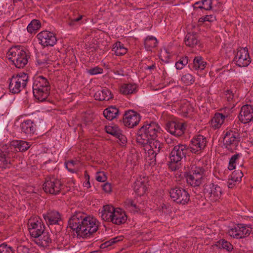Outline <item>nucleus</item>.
Masks as SVG:
<instances>
[{"label":"nucleus","instance_id":"f257e3e1","mask_svg":"<svg viewBox=\"0 0 253 253\" xmlns=\"http://www.w3.org/2000/svg\"><path fill=\"white\" fill-rule=\"evenodd\" d=\"M68 221V226L75 231L78 238L87 239L98 229V221L81 211H76Z\"/></svg>","mask_w":253,"mask_h":253},{"label":"nucleus","instance_id":"f03ea898","mask_svg":"<svg viewBox=\"0 0 253 253\" xmlns=\"http://www.w3.org/2000/svg\"><path fill=\"white\" fill-rule=\"evenodd\" d=\"M161 128L156 123L151 121L144 122L143 126L138 129L136 134L137 143L141 146L146 147L152 144L153 141L158 137Z\"/></svg>","mask_w":253,"mask_h":253},{"label":"nucleus","instance_id":"7ed1b4c3","mask_svg":"<svg viewBox=\"0 0 253 253\" xmlns=\"http://www.w3.org/2000/svg\"><path fill=\"white\" fill-rule=\"evenodd\" d=\"M51 86L48 80L42 76L34 77L33 83V93L40 102L45 101L50 93Z\"/></svg>","mask_w":253,"mask_h":253},{"label":"nucleus","instance_id":"20e7f679","mask_svg":"<svg viewBox=\"0 0 253 253\" xmlns=\"http://www.w3.org/2000/svg\"><path fill=\"white\" fill-rule=\"evenodd\" d=\"M9 60L17 68H23L28 63L30 56L26 52L25 48L21 45L11 47L7 53Z\"/></svg>","mask_w":253,"mask_h":253},{"label":"nucleus","instance_id":"39448f33","mask_svg":"<svg viewBox=\"0 0 253 253\" xmlns=\"http://www.w3.org/2000/svg\"><path fill=\"white\" fill-rule=\"evenodd\" d=\"M28 80L29 76L24 72L13 75L11 78L9 79V91L13 94L20 93L26 87Z\"/></svg>","mask_w":253,"mask_h":253},{"label":"nucleus","instance_id":"423d86ee","mask_svg":"<svg viewBox=\"0 0 253 253\" xmlns=\"http://www.w3.org/2000/svg\"><path fill=\"white\" fill-rule=\"evenodd\" d=\"M240 141V133L238 129L234 128L226 131L223 138V145L228 151L233 152Z\"/></svg>","mask_w":253,"mask_h":253},{"label":"nucleus","instance_id":"0eeeda50","mask_svg":"<svg viewBox=\"0 0 253 253\" xmlns=\"http://www.w3.org/2000/svg\"><path fill=\"white\" fill-rule=\"evenodd\" d=\"M169 194L172 200L179 205H185L190 201V195L184 189L180 187L171 188Z\"/></svg>","mask_w":253,"mask_h":253},{"label":"nucleus","instance_id":"6e6552de","mask_svg":"<svg viewBox=\"0 0 253 253\" xmlns=\"http://www.w3.org/2000/svg\"><path fill=\"white\" fill-rule=\"evenodd\" d=\"M62 186L60 180L53 176H48L43 184V189L46 194L56 195L61 192Z\"/></svg>","mask_w":253,"mask_h":253},{"label":"nucleus","instance_id":"1a4fd4ad","mask_svg":"<svg viewBox=\"0 0 253 253\" xmlns=\"http://www.w3.org/2000/svg\"><path fill=\"white\" fill-rule=\"evenodd\" d=\"M203 193L205 197L212 202H216L220 199L222 190L221 188L213 183H206L203 186Z\"/></svg>","mask_w":253,"mask_h":253},{"label":"nucleus","instance_id":"9d476101","mask_svg":"<svg viewBox=\"0 0 253 253\" xmlns=\"http://www.w3.org/2000/svg\"><path fill=\"white\" fill-rule=\"evenodd\" d=\"M173 146L169 154V158L171 162L177 163L186 157L190 149L189 146L185 144L178 143L173 145Z\"/></svg>","mask_w":253,"mask_h":253},{"label":"nucleus","instance_id":"9b49d317","mask_svg":"<svg viewBox=\"0 0 253 253\" xmlns=\"http://www.w3.org/2000/svg\"><path fill=\"white\" fill-rule=\"evenodd\" d=\"M234 61L239 67H247L251 62L248 48L239 47L234 58Z\"/></svg>","mask_w":253,"mask_h":253},{"label":"nucleus","instance_id":"f8f14e48","mask_svg":"<svg viewBox=\"0 0 253 253\" xmlns=\"http://www.w3.org/2000/svg\"><path fill=\"white\" fill-rule=\"evenodd\" d=\"M39 217L30 219L28 222V230L31 236L35 239L44 231V225Z\"/></svg>","mask_w":253,"mask_h":253},{"label":"nucleus","instance_id":"ddd939ff","mask_svg":"<svg viewBox=\"0 0 253 253\" xmlns=\"http://www.w3.org/2000/svg\"><path fill=\"white\" fill-rule=\"evenodd\" d=\"M252 231L250 225L244 224H237L229 230V235L237 239H241L250 235Z\"/></svg>","mask_w":253,"mask_h":253},{"label":"nucleus","instance_id":"4468645a","mask_svg":"<svg viewBox=\"0 0 253 253\" xmlns=\"http://www.w3.org/2000/svg\"><path fill=\"white\" fill-rule=\"evenodd\" d=\"M207 138L202 135H195L189 145L190 151L194 154H199L204 149L207 144Z\"/></svg>","mask_w":253,"mask_h":253},{"label":"nucleus","instance_id":"2eb2a0df","mask_svg":"<svg viewBox=\"0 0 253 253\" xmlns=\"http://www.w3.org/2000/svg\"><path fill=\"white\" fill-rule=\"evenodd\" d=\"M140 120L139 114L132 110H129L124 114L123 122L125 126L132 128L139 124Z\"/></svg>","mask_w":253,"mask_h":253},{"label":"nucleus","instance_id":"dca6fc26","mask_svg":"<svg viewBox=\"0 0 253 253\" xmlns=\"http://www.w3.org/2000/svg\"><path fill=\"white\" fill-rule=\"evenodd\" d=\"M39 43L43 46H53L57 42L55 35L48 31H42L37 35Z\"/></svg>","mask_w":253,"mask_h":253},{"label":"nucleus","instance_id":"f3484780","mask_svg":"<svg viewBox=\"0 0 253 253\" xmlns=\"http://www.w3.org/2000/svg\"><path fill=\"white\" fill-rule=\"evenodd\" d=\"M42 216L47 225H61L63 223L62 215L57 211L49 210Z\"/></svg>","mask_w":253,"mask_h":253},{"label":"nucleus","instance_id":"a211bd4d","mask_svg":"<svg viewBox=\"0 0 253 253\" xmlns=\"http://www.w3.org/2000/svg\"><path fill=\"white\" fill-rule=\"evenodd\" d=\"M166 129L170 134L176 136H180L184 134L185 127L182 123L170 121L166 124Z\"/></svg>","mask_w":253,"mask_h":253},{"label":"nucleus","instance_id":"6ab92c4d","mask_svg":"<svg viewBox=\"0 0 253 253\" xmlns=\"http://www.w3.org/2000/svg\"><path fill=\"white\" fill-rule=\"evenodd\" d=\"M151 144L148 145L151 148V149H148V154L149 155L153 156L151 160H154L153 161L156 162L157 158L159 157L161 154H164L165 153L164 144L155 140L153 144L152 145Z\"/></svg>","mask_w":253,"mask_h":253},{"label":"nucleus","instance_id":"aec40b11","mask_svg":"<svg viewBox=\"0 0 253 253\" xmlns=\"http://www.w3.org/2000/svg\"><path fill=\"white\" fill-rule=\"evenodd\" d=\"M239 119L243 124L250 122L253 119V106L250 104L243 105L241 109Z\"/></svg>","mask_w":253,"mask_h":253},{"label":"nucleus","instance_id":"412c9836","mask_svg":"<svg viewBox=\"0 0 253 253\" xmlns=\"http://www.w3.org/2000/svg\"><path fill=\"white\" fill-rule=\"evenodd\" d=\"M51 234L45 230L43 233H41L39 236L36 238L34 241L38 246L44 248L49 247L50 245L52 243V239L50 237Z\"/></svg>","mask_w":253,"mask_h":253},{"label":"nucleus","instance_id":"4be33fe9","mask_svg":"<svg viewBox=\"0 0 253 253\" xmlns=\"http://www.w3.org/2000/svg\"><path fill=\"white\" fill-rule=\"evenodd\" d=\"M127 219V216L125 211H122L120 208L116 209L112 215V219L110 222L113 224L120 225L126 222Z\"/></svg>","mask_w":253,"mask_h":253},{"label":"nucleus","instance_id":"5701e85b","mask_svg":"<svg viewBox=\"0 0 253 253\" xmlns=\"http://www.w3.org/2000/svg\"><path fill=\"white\" fill-rule=\"evenodd\" d=\"M20 127L21 131L26 134H33L36 130V124L30 120L24 121L20 124Z\"/></svg>","mask_w":253,"mask_h":253},{"label":"nucleus","instance_id":"b1692460","mask_svg":"<svg viewBox=\"0 0 253 253\" xmlns=\"http://www.w3.org/2000/svg\"><path fill=\"white\" fill-rule=\"evenodd\" d=\"M94 97L98 101H108L113 98V95L109 89L104 87L101 90L96 91Z\"/></svg>","mask_w":253,"mask_h":253},{"label":"nucleus","instance_id":"393cba45","mask_svg":"<svg viewBox=\"0 0 253 253\" xmlns=\"http://www.w3.org/2000/svg\"><path fill=\"white\" fill-rule=\"evenodd\" d=\"M115 210L112 206L105 205L103 206V210L99 212V214H100V216L103 220L110 222Z\"/></svg>","mask_w":253,"mask_h":253},{"label":"nucleus","instance_id":"a878e982","mask_svg":"<svg viewBox=\"0 0 253 253\" xmlns=\"http://www.w3.org/2000/svg\"><path fill=\"white\" fill-rule=\"evenodd\" d=\"M184 176L186 177L187 183L192 187H197L200 186L202 183L203 177H200L196 175L185 172Z\"/></svg>","mask_w":253,"mask_h":253},{"label":"nucleus","instance_id":"bb28decb","mask_svg":"<svg viewBox=\"0 0 253 253\" xmlns=\"http://www.w3.org/2000/svg\"><path fill=\"white\" fill-rule=\"evenodd\" d=\"M184 42L187 46L194 47L199 43L200 41L198 35L196 33H188L185 37Z\"/></svg>","mask_w":253,"mask_h":253},{"label":"nucleus","instance_id":"cd10ccee","mask_svg":"<svg viewBox=\"0 0 253 253\" xmlns=\"http://www.w3.org/2000/svg\"><path fill=\"white\" fill-rule=\"evenodd\" d=\"M119 114V110L116 107L111 106L105 109L103 111L104 116L108 120L116 118Z\"/></svg>","mask_w":253,"mask_h":253},{"label":"nucleus","instance_id":"c85d7f7f","mask_svg":"<svg viewBox=\"0 0 253 253\" xmlns=\"http://www.w3.org/2000/svg\"><path fill=\"white\" fill-rule=\"evenodd\" d=\"M137 91V86L135 84H125L120 88V92L124 94L135 93Z\"/></svg>","mask_w":253,"mask_h":253},{"label":"nucleus","instance_id":"c756f323","mask_svg":"<svg viewBox=\"0 0 253 253\" xmlns=\"http://www.w3.org/2000/svg\"><path fill=\"white\" fill-rule=\"evenodd\" d=\"M228 117V115L226 113H216L212 120V123L213 124L214 127L219 128L223 124L225 118Z\"/></svg>","mask_w":253,"mask_h":253},{"label":"nucleus","instance_id":"7c9ffc66","mask_svg":"<svg viewBox=\"0 0 253 253\" xmlns=\"http://www.w3.org/2000/svg\"><path fill=\"white\" fill-rule=\"evenodd\" d=\"M8 153L0 149V168L5 169L10 165V158L8 157Z\"/></svg>","mask_w":253,"mask_h":253},{"label":"nucleus","instance_id":"2f4dec72","mask_svg":"<svg viewBox=\"0 0 253 253\" xmlns=\"http://www.w3.org/2000/svg\"><path fill=\"white\" fill-rule=\"evenodd\" d=\"M207 65V63L203 60L201 56H196L193 61L192 68L195 70H204Z\"/></svg>","mask_w":253,"mask_h":253},{"label":"nucleus","instance_id":"473e14b6","mask_svg":"<svg viewBox=\"0 0 253 253\" xmlns=\"http://www.w3.org/2000/svg\"><path fill=\"white\" fill-rule=\"evenodd\" d=\"M112 51L117 56H122L127 52V49L124 47V44L120 42H117L114 45Z\"/></svg>","mask_w":253,"mask_h":253},{"label":"nucleus","instance_id":"72a5a7b5","mask_svg":"<svg viewBox=\"0 0 253 253\" xmlns=\"http://www.w3.org/2000/svg\"><path fill=\"white\" fill-rule=\"evenodd\" d=\"M157 39L153 36H148L145 40L144 46L147 51L151 50L152 48L157 46Z\"/></svg>","mask_w":253,"mask_h":253},{"label":"nucleus","instance_id":"f704fd0d","mask_svg":"<svg viewBox=\"0 0 253 253\" xmlns=\"http://www.w3.org/2000/svg\"><path fill=\"white\" fill-rule=\"evenodd\" d=\"M188 173L200 176V177H203L205 174V169L203 167H197L195 165H192L191 166L188 172Z\"/></svg>","mask_w":253,"mask_h":253},{"label":"nucleus","instance_id":"c9c22d12","mask_svg":"<svg viewBox=\"0 0 253 253\" xmlns=\"http://www.w3.org/2000/svg\"><path fill=\"white\" fill-rule=\"evenodd\" d=\"M134 186V190L137 195L139 196L143 195L146 192L147 187L144 182L138 181L135 183Z\"/></svg>","mask_w":253,"mask_h":253},{"label":"nucleus","instance_id":"e433bc0d","mask_svg":"<svg viewBox=\"0 0 253 253\" xmlns=\"http://www.w3.org/2000/svg\"><path fill=\"white\" fill-rule=\"evenodd\" d=\"M41 27V24L40 21L37 19H33L28 25L27 30L29 33H32L39 29Z\"/></svg>","mask_w":253,"mask_h":253},{"label":"nucleus","instance_id":"4c0bfd02","mask_svg":"<svg viewBox=\"0 0 253 253\" xmlns=\"http://www.w3.org/2000/svg\"><path fill=\"white\" fill-rule=\"evenodd\" d=\"M233 174H238V176L235 177V176H233L231 179H229L228 182V186L229 188H232L235 185L234 182L236 181H240L241 180V178L243 176V173L242 170L234 171Z\"/></svg>","mask_w":253,"mask_h":253},{"label":"nucleus","instance_id":"58836bf2","mask_svg":"<svg viewBox=\"0 0 253 253\" xmlns=\"http://www.w3.org/2000/svg\"><path fill=\"white\" fill-rule=\"evenodd\" d=\"M105 128V131L107 133L110 134L116 137H119V134H120V132L121 130L117 126H106Z\"/></svg>","mask_w":253,"mask_h":253},{"label":"nucleus","instance_id":"ea45409f","mask_svg":"<svg viewBox=\"0 0 253 253\" xmlns=\"http://www.w3.org/2000/svg\"><path fill=\"white\" fill-rule=\"evenodd\" d=\"M179 59L175 63V67L177 70H181L186 65L189 61V58L187 56H180Z\"/></svg>","mask_w":253,"mask_h":253},{"label":"nucleus","instance_id":"a19ab883","mask_svg":"<svg viewBox=\"0 0 253 253\" xmlns=\"http://www.w3.org/2000/svg\"><path fill=\"white\" fill-rule=\"evenodd\" d=\"M16 148L18 149L20 152H25L27 150L30 146L29 142L23 140H19L16 142L15 145Z\"/></svg>","mask_w":253,"mask_h":253},{"label":"nucleus","instance_id":"79ce46f5","mask_svg":"<svg viewBox=\"0 0 253 253\" xmlns=\"http://www.w3.org/2000/svg\"><path fill=\"white\" fill-rule=\"evenodd\" d=\"M126 208L131 209L134 212H138L140 209L134 201L131 199H126L125 202Z\"/></svg>","mask_w":253,"mask_h":253},{"label":"nucleus","instance_id":"37998d69","mask_svg":"<svg viewBox=\"0 0 253 253\" xmlns=\"http://www.w3.org/2000/svg\"><path fill=\"white\" fill-rule=\"evenodd\" d=\"M218 246L220 248L225 249L228 252H231L233 249V245L224 239L219 240Z\"/></svg>","mask_w":253,"mask_h":253},{"label":"nucleus","instance_id":"c03bdc74","mask_svg":"<svg viewBox=\"0 0 253 253\" xmlns=\"http://www.w3.org/2000/svg\"><path fill=\"white\" fill-rule=\"evenodd\" d=\"M241 157V155L240 154H236L232 156L230 159L228 167L229 170H233L236 168V163Z\"/></svg>","mask_w":253,"mask_h":253},{"label":"nucleus","instance_id":"a18cd8bd","mask_svg":"<svg viewBox=\"0 0 253 253\" xmlns=\"http://www.w3.org/2000/svg\"><path fill=\"white\" fill-rule=\"evenodd\" d=\"M181 81L186 85L192 84L194 82V78L190 74H186L181 77Z\"/></svg>","mask_w":253,"mask_h":253},{"label":"nucleus","instance_id":"49530a36","mask_svg":"<svg viewBox=\"0 0 253 253\" xmlns=\"http://www.w3.org/2000/svg\"><path fill=\"white\" fill-rule=\"evenodd\" d=\"M215 0H202V9L210 10L212 9V4Z\"/></svg>","mask_w":253,"mask_h":253},{"label":"nucleus","instance_id":"de8ad7c7","mask_svg":"<svg viewBox=\"0 0 253 253\" xmlns=\"http://www.w3.org/2000/svg\"><path fill=\"white\" fill-rule=\"evenodd\" d=\"M216 20V17L215 15H212V14H210V15H207L205 16H203V17H201L200 18H199V19L198 20V22L201 24L203 23L206 21L212 22L215 21Z\"/></svg>","mask_w":253,"mask_h":253},{"label":"nucleus","instance_id":"09e8293b","mask_svg":"<svg viewBox=\"0 0 253 253\" xmlns=\"http://www.w3.org/2000/svg\"><path fill=\"white\" fill-rule=\"evenodd\" d=\"M103 69L98 66L86 69V72L91 75H95L102 74L103 73Z\"/></svg>","mask_w":253,"mask_h":253},{"label":"nucleus","instance_id":"8fccbe9b","mask_svg":"<svg viewBox=\"0 0 253 253\" xmlns=\"http://www.w3.org/2000/svg\"><path fill=\"white\" fill-rule=\"evenodd\" d=\"M0 253H13L12 248L6 243H2L0 245Z\"/></svg>","mask_w":253,"mask_h":253},{"label":"nucleus","instance_id":"3c124183","mask_svg":"<svg viewBox=\"0 0 253 253\" xmlns=\"http://www.w3.org/2000/svg\"><path fill=\"white\" fill-rule=\"evenodd\" d=\"M96 179L98 182H104L107 177L103 172H98L96 176Z\"/></svg>","mask_w":253,"mask_h":253},{"label":"nucleus","instance_id":"603ef678","mask_svg":"<svg viewBox=\"0 0 253 253\" xmlns=\"http://www.w3.org/2000/svg\"><path fill=\"white\" fill-rule=\"evenodd\" d=\"M225 95L227 100L228 102L232 101L234 96V94L233 91L230 90H227L225 92Z\"/></svg>","mask_w":253,"mask_h":253},{"label":"nucleus","instance_id":"864d4df0","mask_svg":"<svg viewBox=\"0 0 253 253\" xmlns=\"http://www.w3.org/2000/svg\"><path fill=\"white\" fill-rule=\"evenodd\" d=\"M84 176L85 181L84 183V187H86L87 188L90 187V184L89 182V175L87 170L84 171Z\"/></svg>","mask_w":253,"mask_h":253},{"label":"nucleus","instance_id":"5fc2aeb1","mask_svg":"<svg viewBox=\"0 0 253 253\" xmlns=\"http://www.w3.org/2000/svg\"><path fill=\"white\" fill-rule=\"evenodd\" d=\"M18 253H29V249L25 246H19L17 249Z\"/></svg>","mask_w":253,"mask_h":253},{"label":"nucleus","instance_id":"6e6d98bb","mask_svg":"<svg viewBox=\"0 0 253 253\" xmlns=\"http://www.w3.org/2000/svg\"><path fill=\"white\" fill-rule=\"evenodd\" d=\"M74 164H75V162L73 161H69L68 162L66 163V168L69 171H70L73 173H75L76 171L75 170V169H72V168H69V167L70 166L73 167V166H74Z\"/></svg>","mask_w":253,"mask_h":253},{"label":"nucleus","instance_id":"4d7b16f0","mask_svg":"<svg viewBox=\"0 0 253 253\" xmlns=\"http://www.w3.org/2000/svg\"><path fill=\"white\" fill-rule=\"evenodd\" d=\"M102 187L103 191L106 193H109L112 190L111 185L108 182H106V183L104 184Z\"/></svg>","mask_w":253,"mask_h":253},{"label":"nucleus","instance_id":"13d9d810","mask_svg":"<svg viewBox=\"0 0 253 253\" xmlns=\"http://www.w3.org/2000/svg\"><path fill=\"white\" fill-rule=\"evenodd\" d=\"M111 242H110V240H109L108 241L105 242V243L101 244L100 246V248L101 249H104L106 248H108L109 246H111L112 245Z\"/></svg>","mask_w":253,"mask_h":253},{"label":"nucleus","instance_id":"bf43d9fd","mask_svg":"<svg viewBox=\"0 0 253 253\" xmlns=\"http://www.w3.org/2000/svg\"><path fill=\"white\" fill-rule=\"evenodd\" d=\"M193 7L194 10H196L198 8L202 9V0L196 2L193 4Z\"/></svg>","mask_w":253,"mask_h":253},{"label":"nucleus","instance_id":"052dcab7","mask_svg":"<svg viewBox=\"0 0 253 253\" xmlns=\"http://www.w3.org/2000/svg\"><path fill=\"white\" fill-rule=\"evenodd\" d=\"M116 138H118L123 144H125L126 142V138L125 135L122 134V131L120 132L119 137H116Z\"/></svg>","mask_w":253,"mask_h":253},{"label":"nucleus","instance_id":"680f3d73","mask_svg":"<svg viewBox=\"0 0 253 253\" xmlns=\"http://www.w3.org/2000/svg\"><path fill=\"white\" fill-rule=\"evenodd\" d=\"M83 15H79V16L77 17L73 18V19L74 20V22L77 23L78 25H80L82 23V19L83 17Z\"/></svg>","mask_w":253,"mask_h":253},{"label":"nucleus","instance_id":"e2e57ef3","mask_svg":"<svg viewBox=\"0 0 253 253\" xmlns=\"http://www.w3.org/2000/svg\"><path fill=\"white\" fill-rule=\"evenodd\" d=\"M122 240L123 239L121 237H116L115 238L111 239L110 242H111L112 244L113 245Z\"/></svg>","mask_w":253,"mask_h":253},{"label":"nucleus","instance_id":"0e129e2a","mask_svg":"<svg viewBox=\"0 0 253 253\" xmlns=\"http://www.w3.org/2000/svg\"><path fill=\"white\" fill-rule=\"evenodd\" d=\"M68 24L71 27H76L78 25L77 23L74 22V20L73 18L71 19L68 22Z\"/></svg>","mask_w":253,"mask_h":253},{"label":"nucleus","instance_id":"69168bd1","mask_svg":"<svg viewBox=\"0 0 253 253\" xmlns=\"http://www.w3.org/2000/svg\"><path fill=\"white\" fill-rule=\"evenodd\" d=\"M115 74L122 76H124V71L123 70H117L116 72H115Z\"/></svg>","mask_w":253,"mask_h":253},{"label":"nucleus","instance_id":"338daca9","mask_svg":"<svg viewBox=\"0 0 253 253\" xmlns=\"http://www.w3.org/2000/svg\"><path fill=\"white\" fill-rule=\"evenodd\" d=\"M192 109L191 107H188L187 108H186V109H185L184 108H183L182 109V112L184 114H188L189 113V110Z\"/></svg>","mask_w":253,"mask_h":253},{"label":"nucleus","instance_id":"774afa93","mask_svg":"<svg viewBox=\"0 0 253 253\" xmlns=\"http://www.w3.org/2000/svg\"><path fill=\"white\" fill-rule=\"evenodd\" d=\"M169 205H167V204H163V205L162 206V208L163 210H167L169 208Z\"/></svg>","mask_w":253,"mask_h":253}]
</instances>
